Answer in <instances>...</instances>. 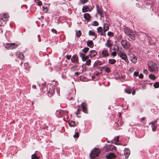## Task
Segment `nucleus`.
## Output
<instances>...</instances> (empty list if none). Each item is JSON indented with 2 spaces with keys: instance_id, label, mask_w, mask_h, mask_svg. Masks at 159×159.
Listing matches in <instances>:
<instances>
[{
  "instance_id": "60",
  "label": "nucleus",
  "mask_w": 159,
  "mask_h": 159,
  "mask_svg": "<svg viewBox=\"0 0 159 159\" xmlns=\"http://www.w3.org/2000/svg\"><path fill=\"white\" fill-rule=\"evenodd\" d=\"M130 71H133L134 70V68H131L130 69V70H129Z\"/></svg>"
},
{
  "instance_id": "33",
  "label": "nucleus",
  "mask_w": 159,
  "mask_h": 159,
  "mask_svg": "<svg viewBox=\"0 0 159 159\" xmlns=\"http://www.w3.org/2000/svg\"><path fill=\"white\" fill-rule=\"evenodd\" d=\"M113 50L115 51H118L119 50V48L117 45H115L114 46V48Z\"/></svg>"
},
{
  "instance_id": "15",
  "label": "nucleus",
  "mask_w": 159,
  "mask_h": 159,
  "mask_svg": "<svg viewBox=\"0 0 159 159\" xmlns=\"http://www.w3.org/2000/svg\"><path fill=\"white\" fill-rule=\"evenodd\" d=\"M16 55L17 58H19L21 60L23 59L25 57L23 54L22 53L19 52H16Z\"/></svg>"
},
{
  "instance_id": "5",
  "label": "nucleus",
  "mask_w": 159,
  "mask_h": 159,
  "mask_svg": "<svg viewBox=\"0 0 159 159\" xmlns=\"http://www.w3.org/2000/svg\"><path fill=\"white\" fill-rule=\"evenodd\" d=\"M18 46V44H15L14 43H8L7 44L5 48L7 49H12L16 48Z\"/></svg>"
},
{
  "instance_id": "6",
  "label": "nucleus",
  "mask_w": 159,
  "mask_h": 159,
  "mask_svg": "<svg viewBox=\"0 0 159 159\" xmlns=\"http://www.w3.org/2000/svg\"><path fill=\"white\" fill-rule=\"evenodd\" d=\"M121 44L123 48L125 49H128L130 46V43L126 40H122L121 41Z\"/></svg>"
},
{
  "instance_id": "27",
  "label": "nucleus",
  "mask_w": 159,
  "mask_h": 159,
  "mask_svg": "<svg viewBox=\"0 0 159 159\" xmlns=\"http://www.w3.org/2000/svg\"><path fill=\"white\" fill-rule=\"evenodd\" d=\"M89 34L90 35L93 36L97 37V34L92 30H89Z\"/></svg>"
},
{
  "instance_id": "63",
  "label": "nucleus",
  "mask_w": 159,
  "mask_h": 159,
  "mask_svg": "<svg viewBox=\"0 0 159 159\" xmlns=\"http://www.w3.org/2000/svg\"><path fill=\"white\" fill-rule=\"evenodd\" d=\"M82 11L83 12H85L87 11Z\"/></svg>"
},
{
  "instance_id": "32",
  "label": "nucleus",
  "mask_w": 159,
  "mask_h": 159,
  "mask_svg": "<svg viewBox=\"0 0 159 159\" xmlns=\"http://www.w3.org/2000/svg\"><path fill=\"white\" fill-rule=\"evenodd\" d=\"M89 50V48L88 47H86L82 50V51L85 54L88 52Z\"/></svg>"
},
{
  "instance_id": "18",
  "label": "nucleus",
  "mask_w": 159,
  "mask_h": 159,
  "mask_svg": "<svg viewBox=\"0 0 159 159\" xmlns=\"http://www.w3.org/2000/svg\"><path fill=\"white\" fill-rule=\"evenodd\" d=\"M103 28L104 32L105 33L106 31L109 29V25L107 23H105L104 24Z\"/></svg>"
},
{
  "instance_id": "53",
  "label": "nucleus",
  "mask_w": 159,
  "mask_h": 159,
  "mask_svg": "<svg viewBox=\"0 0 159 159\" xmlns=\"http://www.w3.org/2000/svg\"><path fill=\"white\" fill-rule=\"evenodd\" d=\"M71 57V55H66V58L68 60H70Z\"/></svg>"
},
{
  "instance_id": "58",
  "label": "nucleus",
  "mask_w": 159,
  "mask_h": 159,
  "mask_svg": "<svg viewBox=\"0 0 159 159\" xmlns=\"http://www.w3.org/2000/svg\"><path fill=\"white\" fill-rule=\"evenodd\" d=\"M145 119H146V118L145 117H143L141 119V121H143Z\"/></svg>"
},
{
  "instance_id": "50",
  "label": "nucleus",
  "mask_w": 159,
  "mask_h": 159,
  "mask_svg": "<svg viewBox=\"0 0 159 159\" xmlns=\"http://www.w3.org/2000/svg\"><path fill=\"white\" fill-rule=\"evenodd\" d=\"M102 69L100 70L101 72L100 73H99L97 71H96V73H95L96 75H97V76H98L100 74H101V73H102Z\"/></svg>"
},
{
  "instance_id": "13",
  "label": "nucleus",
  "mask_w": 159,
  "mask_h": 159,
  "mask_svg": "<svg viewBox=\"0 0 159 159\" xmlns=\"http://www.w3.org/2000/svg\"><path fill=\"white\" fill-rule=\"evenodd\" d=\"M98 32V33H100V34L101 35L103 36H106V34L104 32V31H103V30L102 27H99L97 29Z\"/></svg>"
},
{
  "instance_id": "24",
  "label": "nucleus",
  "mask_w": 159,
  "mask_h": 159,
  "mask_svg": "<svg viewBox=\"0 0 159 159\" xmlns=\"http://www.w3.org/2000/svg\"><path fill=\"white\" fill-rule=\"evenodd\" d=\"M84 17L85 19L87 20H89L90 19V15L87 13H85L84 14Z\"/></svg>"
},
{
  "instance_id": "41",
  "label": "nucleus",
  "mask_w": 159,
  "mask_h": 159,
  "mask_svg": "<svg viewBox=\"0 0 159 159\" xmlns=\"http://www.w3.org/2000/svg\"><path fill=\"white\" fill-rule=\"evenodd\" d=\"M98 25H99L97 21H95L94 22H93V25L94 26H98Z\"/></svg>"
},
{
  "instance_id": "45",
  "label": "nucleus",
  "mask_w": 159,
  "mask_h": 159,
  "mask_svg": "<svg viewBox=\"0 0 159 159\" xmlns=\"http://www.w3.org/2000/svg\"><path fill=\"white\" fill-rule=\"evenodd\" d=\"M107 35L109 36H112L113 35V34L111 32H108L107 33Z\"/></svg>"
},
{
  "instance_id": "48",
  "label": "nucleus",
  "mask_w": 159,
  "mask_h": 159,
  "mask_svg": "<svg viewBox=\"0 0 159 159\" xmlns=\"http://www.w3.org/2000/svg\"><path fill=\"white\" fill-rule=\"evenodd\" d=\"M116 54H117V53L116 52V51H114L113 52H112L111 53V55L113 56L114 57H115L116 56Z\"/></svg>"
},
{
  "instance_id": "36",
  "label": "nucleus",
  "mask_w": 159,
  "mask_h": 159,
  "mask_svg": "<svg viewBox=\"0 0 159 159\" xmlns=\"http://www.w3.org/2000/svg\"><path fill=\"white\" fill-rule=\"evenodd\" d=\"M89 57H90V56H89V54L88 56H87L85 57L84 56L83 57V59H82V60L83 61H85L89 58Z\"/></svg>"
},
{
  "instance_id": "3",
  "label": "nucleus",
  "mask_w": 159,
  "mask_h": 159,
  "mask_svg": "<svg viewBox=\"0 0 159 159\" xmlns=\"http://www.w3.org/2000/svg\"><path fill=\"white\" fill-rule=\"evenodd\" d=\"M125 34L128 35L131 39L135 40L136 39L135 33L132 31L129 28L125 27L124 28Z\"/></svg>"
},
{
  "instance_id": "25",
  "label": "nucleus",
  "mask_w": 159,
  "mask_h": 159,
  "mask_svg": "<svg viewBox=\"0 0 159 159\" xmlns=\"http://www.w3.org/2000/svg\"><path fill=\"white\" fill-rule=\"evenodd\" d=\"M116 62V60L114 59H110L108 60L109 63L111 64H114Z\"/></svg>"
},
{
  "instance_id": "52",
  "label": "nucleus",
  "mask_w": 159,
  "mask_h": 159,
  "mask_svg": "<svg viewBox=\"0 0 159 159\" xmlns=\"http://www.w3.org/2000/svg\"><path fill=\"white\" fill-rule=\"evenodd\" d=\"M139 78L140 79H143V75L142 74H140L139 75Z\"/></svg>"
},
{
  "instance_id": "59",
  "label": "nucleus",
  "mask_w": 159,
  "mask_h": 159,
  "mask_svg": "<svg viewBox=\"0 0 159 159\" xmlns=\"http://www.w3.org/2000/svg\"><path fill=\"white\" fill-rule=\"evenodd\" d=\"M119 137L118 136L117 137L116 139V141L117 142H119Z\"/></svg>"
},
{
  "instance_id": "49",
  "label": "nucleus",
  "mask_w": 159,
  "mask_h": 159,
  "mask_svg": "<svg viewBox=\"0 0 159 159\" xmlns=\"http://www.w3.org/2000/svg\"><path fill=\"white\" fill-rule=\"evenodd\" d=\"M51 31L53 33H54L55 34H57V31L55 29H52L51 30Z\"/></svg>"
},
{
  "instance_id": "34",
  "label": "nucleus",
  "mask_w": 159,
  "mask_h": 159,
  "mask_svg": "<svg viewBox=\"0 0 159 159\" xmlns=\"http://www.w3.org/2000/svg\"><path fill=\"white\" fill-rule=\"evenodd\" d=\"M131 61L134 63H136L137 61V59L135 57V56H133V58L131 60Z\"/></svg>"
},
{
  "instance_id": "4",
  "label": "nucleus",
  "mask_w": 159,
  "mask_h": 159,
  "mask_svg": "<svg viewBox=\"0 0 159 159\" xmlns=\"http://www.w3.org/2000/svg\"><path fill=\"white\" fill-rule=\"evenodd\" d=\"M100 152V150L97 148H95L92 150L90 154L91 159H94L98 157Z\"/></svg>"
},
{
  "instance_id": "46",
  "label": "nucleus",
  "mask_w": 159,
  "mask_h": 159,
  "mask_svg": "<svg viewBox=\"0 0 159 159\" xmlns=\"http://www.w3.org/2000/svg\"><path fill=\"white\" fill-rule=\"evenodd\" d=\"M75 138H78L79 137V134L78 132H76L74 135Z\"/></svg>"
},
{
  "instance_id": "61",
  "label": "nucleus",
  "mask_w": 159,
  "mask_h": 159,
  "mask_svg": "<svg viewBox=\"0 0 159 159\" xmlns=\"http://www.w3.org/2000/svg\"><path fill=\"white\" fill-rule=\"evenodd\" d=\"M99 69H100V68H102L103 69H104L105 68V67H99L98 68Z\"/></svg>"
},
{
  "instance_id": "23",
  "label": "nucleus",
  "mask_w": 159,
  "mask_h": 159,
  "mask_svg": "<svg viewBox=\"0 0 159 159\" xmlns=\"http://www.w3.org/2000/svg\"><path fill=\"white\" fill-rule=\"evenodd\" d=\"M97 13L101 17H103L104 16V13L102 11H97Z\"/></svg>"
},
{
  "instance_id": "2",
  "label": "nucleus",
  "mask_w": 159,
  "mask_h": 159,
  "mask_svg": "<svg viewBox=\"0 0 159 159\" xmlns=\"http://www.w3.org/2000/svg\"><path fill=\"white\" fill-rule=\"evenodd\" d=\"M148 66L149 70L154 73L158 72L159 65L156 64L154 62L151 61L148 62Z\"/></svg>"
},
{
  "instance_id": "35",
  "label": "nucleus",
  "mask_w": 159,
  "mask_h": 159,
  "mask_svg": "<svg viewBox=\"0 0 159 159\" xmlns=\"http://www.w3.org/2000/svg\"><path fill=\"white\" fill-rule=\"evenodd\" d=\"M154 87L155 88H157L159 87V82H156L154 84Z\"/></svg>"
},
{
  "instance_id": "39",
  "label": "nucleus",
  "mask_w": 159,
  "mask_h": 159,
  "mask_svg": "<svg viewBox=\"0 0 159 159\" xmlns=\"http://www.w3.org/2000/svg\"><path fill=\"white\" fill-rule=\"evenodd\" d=\"M35 2L38 3L39 5H40L42 4V2L39 0H34Z\"/></svg>"
},
{
  "instance_id": "22",
  "label": "nucleus",
  "mask_w": 159,
  "mask_h": 159,
  "mask_svg": "<svg viewBox=\"0 0 159 159\" xmlns=\"http://www.w3.org/2000/svg\"><path fill=\"white\" fill-rule=\"evenodd\" d=\"M24 69L27 70H29L30 68V66L28 62H26L24 63Z\"/></svg>"
},
{
  "instance_id": "21",
  "label": "nucleus",
  "mask_w": 159,
  "mask_h": 159,
  "mask_svg": "<svg viewBox=\"0 0 159 159\" xmlns=\"http://www.w3.org/2000/svg\"><path fill=\"white\" fill-rule=\"evenodd\" d=\"M103 63L99 60H97L95 61L94 64V66H98L102 65Z\"/></svg>"
},
{
  "instance_id": "8",
  "label": "nucleus",
  "mask_w": 159,
  "mask_h": 159,
  "mask_svg": "<svg viewBox=\"0 0 159 159\" xmlns=\"http://www.w3.org/2000/svg\"><path fill=\"white\" fill-rule=\"evenodd\" d=\"M71 61L76 65L79 63L78 57L77 55H75L72 56L71 58Z\"/></svg>"
},
{
  "instance_id": "55",
  "label": "nucleus",
  "mask_w": 159,
  "mask_h": 159,
  "mask_svg": "<svg viewBox=\"0 0 159 159\" xmlns=\"http://www.w3.org/2000/svg\"><path fill=\"white\" fill-rule=\"evenodd\" d=\"M80 74V73L76 72L75 73V75L76 76H78Z\"/></svg>"
},
{
  "instance_id": "7",
  "label": "nucleus",
  "mask_w": 159,
  "mask_h": 159,
  "mask_svg": "<svg viewBox=\"0 0 159 159\" xmlns=\"http://www.w3.org/2000/svg\"><path fill=\"white\" fill-rule=\"evenodd\" d=\"M81 106L82 111L85 113H88V111L87 104L85 102H83L81 105Z\"/></svg>"
},
{
  "instance_id": "56",
  "label": "nucleus",
  "mask_w": 159,
  "mask_h": 159,
  "mask_svg": "<svg viewBox=\"0 0 159 159\" xmlns=\"http://www.w3.org/2000/svg\"><path fill=\"white\" fill-rule=\"evenodd\" d=\"M32 88L33 89H35L36 88V86L34 85H33L32 86Z\"/></svg>"
},
{
  "instance_id": "51",
  "label": "nucleus",
  "mask_w": 159,
  "mask_h": 159,
  "mask_svg": "<svg viewBox=\"0 0 159 159\" xmlns=\"http://www.w3.org/2000/svg\"><path fill=\"white\" fill-rule=\"evenodd\" d=\"M139 72H138L135 71L134 73V75L136 76H137L139 75Z\"/></svg>"
},
{
  "instance_id": "47",
  "label": "nucleus",
  "mask_w": 159,
  "mask_h": 159,
  "mask_svg": "<svg viewBox=\"0 0 159 159\" xmlns=\"http://www.w3.org/2000/svg\"><path fill=\"white\" fill-rule=\"evenodd\" d=\"M88 0H80V2L83 4H84L87 2Z\"/></svg>"
},
{
  "instance_id": "10",
  "label": "nucleus",
  "mask_w": 159,
  "mask_h": 159,
  "mask_svg": "<svg viewBox=\"0 0 159 159\" xmlns=\"http://www.w3.org/2000/svg\"><path fill=\"white\" fill-rule=\"evenodd\" d=\"M9 18V16L8 14L3 13L0 17V20H2L3 21H6L8 20Z\"/></svg>"
},
{
  "instance_id": "12",
  "label": "nucleus",
  "mask_w": 159,
  "mask_h": 159,
  "mask_svg": "<svg viewBox=\"0 0 159 159\" xmlns=\"http://www.w3.org/2000/svg\"><path fill=\"white\" fill-rule=\"evenodd\" d=\"M98 54L97 51L94 50L90 51L89 52V56H90V58H92Z\"/></svg>"
},
{
  "instance_id": "11",
  "label": "nucleus",
  "mask_w": 159,
  "mask_h": 159,
  "mask_svg": "<svg viewBox=\"0 0 159 159\" xmlns=\"http://www.w3.org/2000/svg\"><path fill=\"white\" fill-rule=\"evenodd\" d=\"M116 155L114 153L110 152L107 155L106 158L107 159H113L116 157Z\"/></svg>"
},
{
  "instance_id": "54",
  "label": "nucleus",
  "mask_w": 159,
  "mask_h": 159,
  "mask_svg": "<svg viewBox=\"0 0 159 159\" xmlns=\"http://www.w3.org/2000/svg\"><path fill=\"white\" fill-rule=\"evenodd\" d=\"M143 73L145 74H147L148 72L147 70L144 69L143 70Z\"/></svg>"
},
{
  "instance_id": "62",
  "label": "nucleus",
  "mask_w": 159,
  "mask_h": 159,
  "mask_svg": "<svg viewBox=\"0 0 159 159\" xmlns=\"http://www.w3.org/2000/svg\"><path fill=\"white\" fill-rule=\"evenodd\" d=\"M71 69L72 70H75V67H72L71 68Z\"/></svg>"
},
{
  "instance_id": "26",
  "label": "nucleus",
  "mask_w": 159,
  "mask_h": 159,
  "mask_svg": "<svg viewBox=\"0 0 159 159\" xmlns=\"http://www.w3.org/2000/svg\"><path fill=\"white\" fill-rule=\"evenodd\" d=\"M149 78L150 79L153 80H154L156 79V77L155 75L152 74H150L149 75Z\"/></svg>"
},
{
  "instance_id": "17",
  "label": "nucleus",
  "mask_w": 159,
  "mask_h": 159,
  "mask_svg": "<svg viewBox=\"0 0 159 159\" xmlns=\"http://www.w3.org/2000/svg\"><path fill=\"white\" fill-rule=\"evenodd\" d=\"M102 54L103 57H106L108 56L109 55L107 50H103L102 52Z\"/></svg>"
},
{
  "instance_id": "43",
  "label": "nucleus",
  "mask_w": 159,
  "mask_h": 159,
  "mask_svg": "<svg viewBox=\"0 0 159 159\" xmlns=\"http://www.w3.org/2000/svg\"><path fill=\"white\" fill-rule=\"evenodd\" d=\"M125 92L129 94H130L131 93V90L129 89H126L125 90Z\"/></svg>"
},
{
  "instance_id": "20",
  "label": "nucleus",
  "mask_w": 159,
  "mask_h": 159,
  "mask_svg": "<svg viewBox=\"0 0 159 159\" xmlns=\"http://www.w3.org/2000/svg\"><path fill=\"white\" fill-rule=\"evenodd\" d=\"M112 42L110 40H108L107 41V43L105 44L106 47L108 48H110L112 45Z\"/></svg>"
},
{
  "instance_id": "38",
  "label": "nucleus",
  "mask_w": 159,
  "mask_h": 159,
  "mask_svg": "<svg viewBox=\"0 0 159 159\" xmlns=\"http://www.w3.org/2000/svg\"><path fill=\"white\" fill-rule=\"evenodd\" d=\"M91 61L90 59H88L86 62V64L87 65L89 66L91 65Z\"/></svg>"
},
{
  "instance_id": "9",
  "label": "nucleus",
  "mask_w": 159,
  "mask_h": 159,
  "mask_svg": "<svg viewBox=\"0 0 159 159\" xmlns=\"http://www.w3.org/2000/svg\"><path fill=\"white\" fill-rule=\"evenodd\" d=\"M118 55L122 59L125 61H128L127 56L125 53L121 52L120 53L118 54Z\"/></svg>"
},
{
  "instance_id": "57",
  "label": "nucleus",
  "mask_w": 159,
  "mask_h": 159,
  "mask_svg": "<svg viewBox=\"0 0 159 159\" xmlns=\"http://www.w3.org/2000/svg\"><path fill=\"white\" fill-rule=\"evenodd\" d=\"M135 90H134L132 92V94L133 95L135 94Z\"/></svg>"
},
{
  "instance_id": "28",
  "label": "nucleus",
  "mask_w": 159,
  "mask_h": 159,
  "mask_svg": "<svg viewBox=\"0 0 159 159\" xmlns=\"http://www.w3.org/2000/svg\"><path fill=\"white\" fill-rule=\"evenodd\" d=\"M81 32L80 30L76 31V35L77 37H79L81 35Z\"/></svg>"
},
{
  "instance_id": "31",
  "label": "nucleus",
  "mask_w": 159,
  "mask_h": 159,
  "mask_svg": "<svg viewBox=\"0 0 159 159\" xmlns=\"http://www.w3.org/2000/svg\"><path fill=\"white\" fill-rule=\"evenodd\" d=\"M31 159H39V157L37 156L35 154L31 155Z\"/></svg>"
},
{
  "instance_id": "1",
  "label": "nucleus",
  "mask_w": 159,
  "mask_h": 159,
  "mask_svg": "<svg viewBox=\"0 0 159 159\" xmlns=\"http://www.w3.org/2000/svg\"><path fill=\"white\" fill-rule=\"evenodd\" d=\"M45 92L48 93V95L50 97L54 94L55 92V87L51 84L48 85L46 86V84L43 83L41 85V88L40 89V93L39 96L43 95Z\"/></svg>"
},
{
  "instance_id": "29",
  "label": "nucleus",
  "mask_w": 159,
  "mask_h": 159,
  "mask_svg": "<svg viewBox=\"0 0 159 159\" xmlns=\"http://www.w3.org/2000/svg\"><path fill=\"white\" fill-rule=\"evenodd\" d=\"M75 123L72 121L69 122L68 123L69 125L71 127H74L75 126Z\"/></svg>"
},
{
  "instance_id": "14",
  "label": "nucleus",
  "mask_w": 159,
  "mask_h": 159,
  "mask_svg": "<svg viewBox=\"0 0 159 159\" xmlns=\"http://www.w3.org/2000/svg\"><path fill=\"white\" fill-rule=\"evenodd\" d=\"M152 125V127L153 131H156L157 127V122L156 121L154 122H151L150 123Z\"/></svg>"
},
{
  "instance_id": "16",
  "label": "nucleus",
  "mask_w": 159,
  "mask_h": 159,
  "mask_svg": "<svg viewBox=\"0 0 159 159\" xmlns=\"http://www.w3.org/2000/svg\"><path fill=\"white\" fill-rule=\"evenodd\" d=\"M124 153L125 155L126 158H128L130 154V151L129 150L128 148H126L124 150Z\"/></svg>"
},
{
  "instance_id": "64",
  "label": "nucleus",
  "mask_w": 159,
  "mask_h": 159,
  "mask_svg": "<svg viewBox=\"0 0 159 159\" xmlns=\"http://www.w3.org/2000/svg\"><path fill=\"white\" fill-rule=\"evenodd\" d=\"M73 99V97H71V98L70 99V100L72 99Z\"/></svg>"
},
{
  "instance_id": "40",
  "label": "nucleus",
  "mask_w": 159,
  "mask_h": 159,
  "mask_svg": "<svg viewBox=\"0 0 159 159\" xmlns=\"http://www.w3.org/2000/svg\"><path fill=\"white\" fill-rule=\"evenodd\" d=\"M81 110L80 109V107H79L77 110V111L75 112V114L76 115H78L80 114V111Z\"/></svg>"
},
{
  "instance_id": "44",
  "label": "nucleus",
  "mask_w": 159,
  "mask_h": 159,
  "mask_svg": "<svg viewBox=\"0 0 159 159\" xmlns=\"http://www.w3.org/2000/svg\"><path fill=\"white\" fill-rule=\"evenodd\" d=\"M79 55L82 59H83V57L85 56V54L82 52H80L79 53Z\"/></svg>"
},
{
  "instance_id": "30",
  "label": "nucleus",
  "mask_w": 159,
  "mask_h": 159,
  "mask_svg": "<svg viewBox=\"0 0 159 159\" xmlns=\"http://www.w3.org/2000/svg\"><path fill=\"white\" fill-rule=\"evenodd\" d=\"M107 147L108 148H110V149L111 150H115L116 148V147L113 145H111V146L108 145Z\"/></svg>"
},
{
  "instance_id": "42",
  "label": "nucleus",
  "mask_w": 159,
  "mask_h": 159,
  "mask_svg": "<svg viewBox=\"0 0 159 159\" xmlns=\"http://www.w3.org/2000/svg\"><path fill=\"white\" fill-rule=\"evenodd\" d=\"M88 7L86 5L84 6L82 8V10H88Z\"/></svg>"
},
{
  "instance_id": "19",
  "label": "nucleus",
  "mask_w": 159,
  "mask_h": 159,
  "mask_svg": "<svg viewBox=\"0 0 159 159\" xmlns=\"http://www.w3.org/2000/svg\"><path fill=\"white\" fill-rule=\"evenodd\" d=\"M87 46L90 48H92L93 47L94 43L92 40L88 41L87 42Z\"/></svg>"
},
{
  "instance_id": "37",
  "label": "nucleus",
  "mask_w": 159,
  "mask_h": 159,
  "mask_svg": "<svg viewBox=\"0 0 159 159\" xmlns=\"http://www.w3.org/2000/svg\"><path fill=\"white\" fill-rule=\"evenodd\" d=\"M105 71L107 72V73H109L111 71V69L110 68L107 67L105 68Z\"/></svg>"
}]
</instances>
